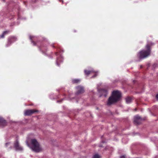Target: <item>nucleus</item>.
Masks as SVG:
<instances>
[{
    "label": "nucleus",
    "mask_w": 158,
    "mask_h": 158,
    "mask_svg": "<svg viewBox=\"0 0 158 158\" xmlns=\"http://www.w3.org/2000/svg\"><path fill=\"white\" fill-rule=\"evenodd\" d=\"M121 97V93L118 91H114L112 92V96L108 99L107 103L108 105L111 104L119 101Z\"/></svg>",
    "instance_id": "f257e3e1"
},
{
    "label": "nucleus",
    "mask_w": 158,
    "mask_h": 158,
    "mask_svg": "<svg viewBox=\"0 0 158 158\" xmlns=\"http://www.w3.org/2000/svg\"><path fill=\"white\" fill-rule=\"evenodd\" d=\"M31 142V145H30L27 142V144L33 151L39 152L42 149L40 145L35 139H32Z\"/></svg>",
    "instance_id": "f03ea898"
},
{
    "label": "nucleus",
    "mask_w": 158,
    "mask_h": 158,
    "mask_svg": "<svg viewBox=\"0 0 158 158\" xmlns=\"http://www.w3.org/2000/svg\"><path fill=\"white\" fill-rule=\"evenodd\" d=\"M146 50H143L140 51L138 54L137 56L140 59H143L149 56L151 52L150 46L148 44L146 46Z\"/></svg>",
    "instance_id": "7ed1b4c3"
},
{
    "label": "nucleus",
    "mask_w": 158,
    "mask_h": 158,
    "mask_svg": "<svg viewBox=\"0 0 158 158\" xmlns=\"http://www.w3.org/2000/svg\"><path fill=\"white\" fill-rule=\"evenodd\" d=\"M99 93L100 94V96H104L106 97L107 96L108 92L107 90L105 89H101L99 90Z\"/></svg>",
    "instance_id": "20e7f679"
},
{
    "label": "nucleus",
    "mask_w": 158,
    "mask_h": 158,
    "mask_svg": "<svg viewBox=\"0 0 158 158\" xmlns=\"http://www.w3.org/2000/svg\"><path fill=\"white\" fill-rule=\"evenodd\" d=\"M17 40V38L15 37H11L9 38L8 40V42L6 44V46L8 47L12 43L15 41Z\"/></svg>",
    "instance_id": "39448f33"
},
{
    "label": "nucleus",
    "mask_w": 158,
    "mask_h": 158,
    "mask_svg": "<svg viewBox=\"0 0 158 158\" xmlns=\"http://www.w3.org/2000/svg\"><path fill=\"white\" fill-rule=\"evenodd\" d=\"M36 112H37V110H27L25 111L24 115H29Z\"/></svg>",
    "instance_id": "423d86ee"
},
{
    "label": "nucleus",
    "mask_w": 158,
    "mask_h": 158,
    "mask_svg": "<svg viewBox=\"0 0 158 158\" xmlns=\"http://www.w3.org/2000/svg\"><path fill=\"white\" fill-rule=\"evenodd\" d=\"M142 120V118L139 115H136L134 118V122L137 124H139L140 123L139 121Z\"/></svg>",
    "instance_id": "0eeeda50"
},
{
    "label": "nucleus",
    "mask_w": 158,
    "mask_h": 158,
    "mask_svg": "<svg viewBox=\"0 0 158 158\" xmlns=\"http://www.w3.org/2000/svg\"><path fill=\"white\" fill-rule=\"evenodd\" d=\"M84 72L85 74L87 76L89 75V74H90V73H95V74L94 76L92 77H94L96 76L98 73L97 72H95L94 71L92 70L91 71H87V70H84Z\"/></svg>",
    "instance_id": "6e6552de"
},
{
    "label": "nucleus",
    "mask_w": 158,
    "mask_h": 158,
    "mask_svg": "<svg viewBox=\"0 0 158 158\" xmlns=\"http://www.w3.org/2000/svg\"><path fill=\"white\" fill-rule=\"evenodd\" d=\"M14 147L17 150L21 151L23 150V148L19 145L18 142L16 141L15 143Z\"/></svg>",
    "instance_id": "1a4fd4ad"
},
{
    "label": "nucleus",
    "mask_w": 158,
    "mask_h": 158,
    "mask_svg": "<svg viewBox=\"0 0 158 158\" xmlns=\"http://www.w3.org/2000/svg\"><path fill=\"white\" fill-rule=\"evenodd\" d=\"M77 92L76 94H78L81 93H83L84 92V88L81 86H78L77 87Z\"/></svg>",
    "instance_id": "9d476101"
},
{
    "label": "nucleus",
    "mask_w": 158,
    "mask_h": 158,
    "mask_svg": "<svg viewBox=\"0 0 158 158\" xmlns=\"http://www.w3.org/2000/svg\"><path fill=\"white\" fill-rule=\"evenodd\" d=\"M6 121L3 118L0 117V126H3L6 125Z\"/></svg>",
    "instance_id": "9b49d317"
},
{
    "label": "nucleus",
    "mask_w": 158,
    "mask_h": 158,
    "mask_svg": "<svg viewBox=\"0 0 158 158\" xmlns=\"http://www.w3.org/2000/svg\"><path fill=\"white\" fill-rule=\"evenodd\" d=\"M126 102L127 104H129L131 102L132 99L131 98L127 97L126 98Z\"/></svg>",
    "instance_id": "f8f14e48"
},
{
    "label": "nucleus",
    "mask_w": 158,
    "mask_h": 158,
    "mask_svg": "<svg viewBox=\"0 0 158 158\" xmlns=\"http://www.w3.org/2000/svg\"><path fill=\"white\" fill-rule=\"evenodd\" d=\"M9 32V31H4L3 33L0 36V38H4V35H5L7 34Z\"/></svg>",
    "instance_id": "ddd939ff"
},
{
    "label": "nucleus",
    "mask_w": 158,
    "mask_h": 158,
    "mask_svg": "<svg viewBox=\"0 0 158 158\" xmlns=\"http://www.w3.org/2000/svg\"><path fill=\"white\" fill-rule=\"evenodd\" d=\"M80 80L79 79H74L72 81V82L73 83H77L80 82Z\"/></svg>",
    "instance_id": "4468645a"
},
{
    "label": "nucleus",
    "mask_w": 158,
    "mask_h": 158,
    "mask_svg": "<svg viewBox=\"0 0 158 158\" xmlns=\"http://www.w3.org/2000/svg\"><path fill=\"white\" fill-rule=\"evenodd\" d=\"M35 37L34 36H31L30 35L29 36V38L31 40V42L33 44V45H35V42L32 41V39L33 38H34Z\"/></svg>",
    "instance_id": "2eb2a0df"
},
{
    "label": "nucleus",
    "mask_w": 158,
    "mask_h": 158,
    "mask_svg": "<svg viewBox=\"0 0 158 158\" xmlns=\"http://www.w3.org/2000/svg\"><path fill=\"white\" fill-rule=\"evenodd\" d=\"M93 158H101V157L99 155L97 154H96L93 156Z\"/></svg>",
    "instance_id": "dca6fc26"
},
{
    "label": "nucleus",
    "mask_w": 158,
    "mask_h": 158,
    "mask_svg": "<svg viewBox=\"0 0 158 158\" xmlns=\"http://www.w3.org/2000/svg\"><path fill=\"white\" fill-rule=\"evenodd\" d=\"M60 62V60H59V58H57L56 60V64L58 66H59V63Z\"/></svg>",
    "instance_id": "f3484780"
},
{
    "label": "nucleus",
    "mask_w": 158,
    "mask_h": 158,
    "mask_svg": "<svg viewBox=\"0 0 158 158\" xmlns=\"http://www.w3.org/2000/svg\"><path fill=\"white\" fill-rule=\"evenodd\" d=\"M156 98L157 99V100H158V94H157L156 96Z\"/></svg>",
    "instance_id": "a211bd4d"
},
{
    "label": "nucleus",
    "mask_w": 158,
    "mask_h": 158,
    "mask_svg": "<svg viewBox=\"0 0 158 158\" xmlns=\"http://www.w3.org/2000/svg\"><path fill=\"white\" fill-rule=\"evenodd\" d=\"M10 144V143H6V144H5V145H6V146H7V145H8V144Z\"/></svg>",
    "instance_id": "6ab92c4d"
},
{
    "label": "nucleus",
    "mask_w": 158,
    "mask_h": 158,
    "mask_svg": "<svg viewBox=\"0 0 158 158\" xmlns=\"http://www.w3.org/2000/svg\"><path fill=\"white\" fill-rule=\"evenodd\" d=\"M120 158H125V157L124 156H122L120 157Z\"/></svg>",
    "instance_id": "aec40b11"
},
{
    "label": "nucleus",
    "mask_w": 158,
    "mask_h": 158,
    "mask_svg": "<svg viewBox=\"0 0 158 158\" xmlns=\"http://www.w3.org/2000/svg\"><path fill=\"white\" fill-rule=\"evenodd\" d=\"M63 61V59H62L60 61V62H62Z\"/></svg>",
    "instance_id": "412c9836"
},
{
    "label": "nucleus",
    "mask_w": 158,
    "mask_h": 158,
    "mask_svg": "<svg viewBox=\"0 0 158 158\" xmlns=\"http://www.w3.org/2000/svg\"><path fill=\"white\" fill-rule=\"evenodd\" d=\"M56 55H58V53H56Z\"/></svg>",
    "instance_id": "4be33fe9"
},
{
    "label": "nucleus",
    "mask_w": 158,
    "mask_h": 158,
    "mask_svg": "<svg viewBox=\"0 0 158 158\" xmlns=\"http://www.w3.org/2000/svg\"><path fill=\"white\" fill-rule=\"evenodd\" d=\"M62 2L63 3V1H62Z\"/></svg>",
    "instance_id": "5701e85b"
},
{
    "label": "nucleus",
    "mask_w": 158,
    "mask_h": 158,
    "mask_svg": "<svg viewBox=\"0 0 158 158\" xmlns=\"http://www.w3.org/2000/svg\"><path fill=\"white\" fill-rule=\"evenodd\" d=\"M60 57H61V58H62V56H61Z\"/></svg>",
    "instance_id": "b1692460"
},
{
    "label": "nucleus",
    "mask_w": 158,
    "mask_h": 158,
    "mask_svg": "<svg viewBox=\"0 0 158 158\" xmlns=\"http://www.w3.org/2000/svg\"><path fill=\"white\" fill-rule=\"evenodd\" d=\"M59 0V1H60V0Z\"/></svg>",
    "instance_id": "393cba45"
},
{
    "label": "nucleus",
    "mask_w": 158,
    "mask_h": 158,
    "mask_svg": "<svg viewBox=\"0 0 158 158\" xmlns=\"http://www.w3.org/2000/svg\"><path fill=\"white\" fill-rule=\"evenodd\" d=\"M3 1H4V0H3Z\"/></svg>",
    "instance_id": "a878e982"
}]
</instances>
